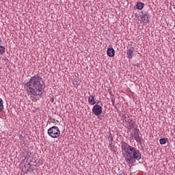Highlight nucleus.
<instances>
[{
    "label": "nucleus",
    "instance_id": "obj_9",
    "mask_svg": "<svg viewBox=\"0 0 175 175\" xmlns=\"http://www.w3.org/2000/svg\"><path fill=\"white\" fill-rule=\"evenodd\" d=\"M88 100L89 105H93L96 104V99L95 98V96H93V95L90 96Z\"/></svg>",
    "mask_w": 175,
    "mask_h": 175
},
{
    "label": "nucleus",
    "instance_id": "obj_15",
    "mask_svg": "<svg viewBox=\"0 0 175 175\" xmlns=\"http://www.w3.org/2000/svg\"><path fill=\"white\" fill-rule=\"evenodd\" d=\"M5 53V47L2 45H0V54H4Z\"/></svg>",
    "mask_w": 175,
    "mask_h": 175
},
{
    "label": "nucleus",
    "instance_id": "obj_2",
    "mask_svg": "<svg viewBox=\"0 0 175 175\" xmlns=\"http://www.w3.org/2000/svg\"><path fill=\"white\" fill-rule=\"evenodd\" d=\"M123 158L126 163L131 166H135L136 161L142 159V152L137 148L131 146L125 142H122L121 144Z\"/></svg>",
    "mask_w": 175,
    "mask_h": 175
},
{
    "label": "nucleus",
    "instance_id": "obj_4",
    "mask_svg": "<svg viewBox=\"0 0 175 175\" xmlns=\"http://www.w3.org/2000/svg\"><path fill=\"white\" fill-rule=\"evenodd\" d=\"M99 102H97L96 105L93 106L92 111L94 116H100L102 114V106L98 105Z\"/></svg>",
    "mask_w": 175,
    "mask_h": 175
},
{
    "label": "nucleus",
    "instance_id": "obj_12",
    "mask_svg": "<svg viewBox=\"0 0 175 175\" xmlns=\"http://www.w3.org/2000/svg\"><path fill=\"white\" fill-rule=\"evenodd\" d=\"M136 8L138 10H142L144 8V3L142 2H138L136 4Z\"/></svg>",
    "mask_w": 175,
    "mask_h": 175
},
{
    "label": "nucleus",
    "instance_id": "obj_16",
    "mask_svg": "<svg viewBox=\"0 0 175 175\" xmlns=\"http://www.w3.org/2000/svg\"><path fill=\"white\" fill-rule=\"evenodd\" d=\"M51 102L52 103H54V97H52V98H51Z\"/></svg>",
    "mask_w": 175,
    "mask_h": 175
},
{
    "label": "nucleus",
    "instance_id": "obj_17",
    "mask_svg": "<svg viewBox=\"0 0 175 175\" xmlns=\"http://www.w3.org/2000/svg\"><path fill=\"white\" fill-rule=\"evenodd\" d=\"M140 66V64H139V63H137V64H136L135 65V66H137V67H138V66Z\"/></svg>",
    "mask_w": 175,
    "mask_h": 175
},
{
    "label": "nucleus",
    "instance_id": "obj_5",
    "mask_svg": "<svg viewBox=\"0 0 175 175\" xmlns=\"http://www.w3.org/2000/svg\"><path fill=\"white\" fill-rule=\"evenodd\" d=\"M142 15L141 16V20L143 21V23H146L147 24H150V13H148V11H144L142 12Z\"/></svg>",
    "mask_w": 175,
    "mask_h": 175
},
{
    "label": "nucleus",
    "instance_id": "obj_19",
    "mask_svg": "<svg viewBox=\"0 0 175 175\" xmlns=\"http://www.w3.org/2000/svg\"><path fill=\"white\" fill-rule=\"evenodd\" d=\"M111 140H113V137H111Z\"/></svg>",
    "mask_w": 175,
    "mask_h": 175
},
{
    "label": "nucleus",
    "instance_id": "obj_14",
    "mask_svg": "<svg viewBox=\"0 0 175 175\" xmlns=\"http://www.w3.org/2000/svg\"><path fill=\"white\" fill-rule=\"evenodd\" d=\"M3 110V100L2 98H0V111Z\"/></svg>",
    "mask_w": 175,
    "mask_h": 175
},
{
    "label": "nucleus",
    "instance_id": "obj_20",
    "mask_svg": "<svg viewBox=\"0 0 175 175\" xmlns=\"http://www.w3.org/2000/svg\"><path fill=\"white\" fill-rule=\"evenodd\" d=\"M1 41L0 40V45H1Z\"/></svg>",
    "mask_w": 175,
    "mask_h": 175
},
{
    "label": "nucleus",
    "instance_id": "obj_13",
    "mask_svg": "<svg viewBox=\"0 0 175 175\" xmlns=\"http://www.w3.org/2000/svg\"><path fill=\"white\" fill-rule=\"evenodd\" d=\"M167 140V138H161L159 139V143L160 144H166Z\"/></svg>",
    "mask_w": 175,
    "mask_h": 175
},
{
    "label": "nucleus",
    "instance_id": "obj_10",
    "mask_svg": "<svg viewBox=\"0 0 175 175\" xmlns=\"http://www.w3.org/2000/svg\"><path fill=\"white\" fill-rule=\"evenodd\" d=\"M127 58L132 59L133 58V51L127 47L126 51Z\"/></svg>",
    "mask_w": 175,
    "mask_h": 175
},
{
    "label": "nucleus",
    "instance_id": "obj_6",
    "mask_svg": "<svg viewBox=\"0 0 175 175\" xmlns=\"http://www.w3.org/2000/svg\"><path fill=\"white\" fill-rule=\"evenodd\" d=\"M134 135L136 142H139L140 143V140H142V137H140V135H142L140 131H139V129H136L134 132Z\"/></svg>",
    "mask_w": 175,
    "mask_h": 175
},
{
    "label": "nucleus",
    "instance_id": "obj_3",
    "mask_svg": "<svg viewBox=\"0 0 175 175\" xmlns=\"http://www.w3.org/2000/svg\"><path fill=\"white\" fill-rule=\"evenodd\" d=\"M47 133L49 136L53 137V139H57V137H59L61 135V131L58 126H53L48 129Z\"/></svg>",
    "mask_w": 175,
    "mask_h": 175
},
{
    "label": "nucleus",
    "instance_id": "obj_8",
    "mask_svg": "<svg viewBox=\"0 0 175 175\" xmlns=\"http://www.w3.org/2000/svg\"><path fill=\"white\" fill-rule=\"evenodd\" d=\"M107 54L108 57H114V55H116V51L113 48H108L107 51Z\"/></svg>",
    "mask_w": 175,
    "mask_h": 175
},
{
    "label": "nucleus",
    "instance_id": "obj_11",
    "mask_svg": "<svg viewBox=\"0 0 175 175\" xmlns=\"http://www.w3.org/2000/svg\"><path fill=\"white\" fill-rule=\"evenodd\" d=\"M124 120L129 124V126H133L135 125V122H133V120L129 119V116L126 118V116L124 117Z\"/></svg>",
    "mask_w": 175,
    "mask_h": 175
},
{
    "label": "nucleus",
    "instance_id": "obj_1",
    "mask_svg": "<svg viewBox=\"0 0 175 175\" xmlns=\"http://www.w3.org/2000/svg\"><path fill=\"white\" fill-rule=\"evenodd\" d=\"M25 85H26V91L27 95H33V96H40L42 97L43 92H44L45 85L43 81V78L39 76V75H36L31 77L29 81H27Z\"/></svg>",
    "mask_w": 175,
    "mask_h": 175
},
{
    "label": "nucleus",
    "instance_id": "obj_7",
    "mask_svg": "<svg viewBox=\"0 0 175 175\" xmlns=\"http://www.w3.org/2000/svg\"><path fill=\"white\" fill-rule=\"evenodd\" d=\"M31 169V163L25 164L24 167L22 169V172L24 173V174H27L28 172H29V170Z\"/></svg>",
    "mask_w": 175,
    "mask_h": 175
},
{
    "label": "nucleus",
    "instance_id": "obj_21",
    "mask_svg": "<svg viewBox=\"0 0 175 175\" xmlns=\"http://www.w3.org/2000/svg\"><path fill=\"white\" fill-rule=\"evenodd\" d=\"M34 166H36V165H34Z\"/></svg>",
    "mask_w": 175,
    "mask_h": 175
},
{
    "label": "nucleus",
    "instance_id": "obj_18",
    "mask_svg": "<svg viewBox=\"0 0 175 175\" xmlns=\"http://www.w3.org/2000/svg\"><path fill=\"white\" fill-rule=\"evenodd\" d=\"M30 169L31 170H35V168L33 167H30Z\"/></svg>",
    "mask_w": 175,
    "mask_h": 175
}]
</instances>
